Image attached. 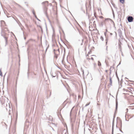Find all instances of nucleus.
<instances>
[{
    "mask_svg": "<svg viewBox=\"0 0 134 134\" xmlns=\"http://www.w3.org/2000/svg\"><path fill=\"white\" fill-rule=\"evenodd\" d=\"M126 79H128L127 78H126Z\"/></svg>",
    "mask_w": 134,
    "mask_h": 134,
    "instance_id": "32",
    "label": "nucleus"
},
{
    "mask_svg": "<svg viewBox=\"0 0 134 134\" xmlns=\"http://www.w3.org/2000/svg\"><path fill=\"white\" fill-rule=\"evenodd\" d=\"M120 122L121 123V120H120Z\"/></svg>",
    "mask_w": 134,
    "mask_h": 134,
    "instance_id": "21",
    "label": "nucleus"
},
{
    "mask_svg": "<svg viewBox=\"0 0 134 134\" xmlns=\"http://www.w3.org/2000/svg\"><path fill=\"white\" fill-rule=\"evenodd\" d=\"M90 103H88L86 105H85V107H86V106H87L88 105L90 104Z\"/></svg>",
    "mask_w": 134,
    "mask_h": 134,
    "instance_id": "16",
    "label": "nucleus"
},
{
    "mask_svg": "<svg viewBox=\"0 0 134 134\" xmlns=\"http://www.w3.org/2000/svg\"><path fill=\"white\" fill-rule=\"evenodd\" d=\"M118 107V103L117 101H116V110H117Z\"/></svg>",
    "mask_w": 134,
    "mask_h": 134,
    "instance_id": "7",
    "label": "nucleus"
},
{
    "mask_svg": "<svg viewBox=\"0 0 134 134\" xmlns=\"http://www.w3.org/2000/svg\"><path fill=\"white\" fill-rule=\"evenodd\" d=\"M40 28H41V30L42 31V28L41 27V26H40Z\"/></svg>",
    "mask_w": 134,
    "mask_h": 134,
    "instance_id": "18",
    "label": "nucleus"
},
{
    "mask_svg": "<svg viewBox=\"0 0 134 134\" xmlns=\"http://www.w3.org/2000/svg\"><path fill=\"white\" fill-rule=\"evenodd\" d=\"M118 31L119 35L121 37L122 35L121 31L120 29H118Z\"/></svg>",
    "mask_w": 134,
    "mask_h": 134,
    "instance_id": "3",
    "label": "nucleus"
},
{
    "mask_svg": "<svg viewBox=\"0 0 134 134\" xmlns=\"http://www.w3.org/2000/svg\"><path fill=\"white\" fill-rule=\"evenodd\" d=\"M92 56H93L96 57V56L95 55H92Z\"/></svg>",
    "mask_w": 134,
    "mask_h": 134,
    "instance_id": "25",
    "label": "nucleus"
},
{
    "mask_svg": "<svg viewBox=\"0 0 134 134\" xmlns=\"http://www.w3.org/2000/svg\"><path fill=\"white\" fill-rule=\"evenodd\" d=\"M46 5H45V6H46ZM47 10V8L46 7H45L44 8V12L45 14L46 15H47V13L46 12Z\"/></svg>",
    "mask_w": 134,
    "mask_h": 134,
    "instance_id": "2",
    "label": "nucleus"
},
{
    "mask_svg": "<svg viewBox=\"0 0 134 134\" xmlns=\"http://www.w3.org/2000/svg\"><path fill=\"white\" fill-rule=\"evenodd\" d=\"M126 110H127V111H128V109H127V108L126 109Z\"/></svg>",
    "mask_w": 134,
    "mask_h": 134,
    "instance_id": "24",
    "label": "nucleus"
},
{
    "mask_svg": "<svg viewBox=\"0 0 134 134\" xmlns=\"http://www.w3.org/2000/svg\"><path fill=\"white\" fill-rule=\"evenodd\" d=\"M37 19L39 21H40V20H39V19H38L37 18Z\"/></svg>",
    "mask_w": 134,
    "mask_h": 134,
    "instance_id": "28",
    "label": "nucleus"
},
{
    "mask_svg": "<svg viewBox=\"0 0 134 134\" xmlns=\"http://www.w3.org/2000/svg\"><path fill=\"white\" fill-rule=\"evenodd\" d=\"M48 3V2L47 1H45L44 2H43L42 3V4H44L45 3L47 4Z\"/></svg>",
    "mask_w": 134,
    "mask_h": 134,
    "instance_id": "10",
    "label": "nucleus"
},
{
    "mask_svg": "<svg viewBox=\"0 0 134 134\" xmlns=\"http://www.w3.org/2000/svg\"><path fill=\"white\" fill-rule=\"evenodd\" d=\"M110 85L111 86L112 85V80L111 78L110 77Z\"/></svg>",
    "mask_w": 134,
    "mask_h": 134,
    "instance_id": "5",
    "label": "nucleus"
},
{
    "mask_svg": "<svg viewBox=\"0 0 134 134\" xmlns=\"http://www.w3.org/2000/svg\"><path fill=\"white\" fill-rule=\"evenodd\" d=\"M108 71V70H105V72H107Z\"/></svg>",
    "mask_w": 134,
    "mask_h": 134,
    "instance_id": "23",
    "label": "nucleus"
},
{
    "mask_svg": "<svg viewBox=\"0 0 134 134\" xmlns=\"http://www.w3.org/2000/svg\"><path fill=\"white\" fill-rule=\"evenodd\" d=\"M114 121H113V126H112V134H113V127L114 125Z\"/></svg>",
    "mask_w": 134,
    "mask_h": 134,
    "instance_id": "8",
    "label": "nucleus"
},
{
    "mask_svg": "<svg viewBox=\"0 0 134 134\" xmlns=\"http://www.w3.org/2000/svg\"><path fill=\"white\" fill-rule=\"evenodd\" d=\"M4 38L5 42L6 44H7V37L5 36H4Z\"/></svg>",
    "mask_w": 134,
    "mask_h": 134,
    "instance_id": "4",
    "label": "nucleus"
},
{
    "mask_svg": "<svg viewBox=\"0 0 134 134\" xmlns=\"http://www.w3.org/2000/svg\"><path fill=\"white\" fill-rule=\"evenodd\" d=\"M17 23L18 24L19 26H20V24H21L20 22L19 21H16Z\"/></svg>",
    "mask_w": 134,
    "mask_h": 134,
    "instance_id": "15",
    "label": "nucleus"
},
{
    "mask_svg": "<svg viewBox=\"0 0 134 134\" xmlns=\"http://www.w3.org/2000/svg\"><path fill=\"white\" fill-rule=\"evenodd\" d=\"M127 20L129 22H131L133 21V18L131 16H129L127 18Z\"/></svg>",
    "mask_w": 134,
    "mask_h": 134,
    "instance_id": "1",
    "label": "nucleus"
},
{
    "mask_svg": "<svg viewBox=\"0 0 134 134\" xmlns=\"http://www.w3.org/2000/svg\"><path fill=\"white\" fill-rule=\"evenodd\" d=\"M0 75L1 76H3L2 72L1 69H0Z\"/></svg>",
    "mask_w": 134,
    "mask_h": 134,
    "instance_id": "11",
    "label": "nucleus"
},
{
    "mask_svg": "<svg viewBox=\"0 0 134 134\" xmlns=\"http://www.w3.org/2000/svg\"><path fill=\"white\" fill-rule=\"evenodd\" d=\"M98 65L99 66H100L101 65V63L99 61H98Z\"/></svg>",
    "mask_w": 134,
    "mask_h": 134,
    "instance_id": "13",
    "label": "nucleus"
},
{
    "mask_svg": "<svg viewBox=\"0 0 134 134\" xmlns=\"http://www.w3.org/2000/svg\"><path fill=\"white\" fill-rule=\"evenodd\" d=\"M32 12L33 14L34 15H35V11H34V9H33L32 10Z\"/></svg>",
    "mask_w": 134,
    "mask_h": 134,
    "instance_id": "12",
    "label": "nucleus"
},
{
    "mask_svg": "<svg viewBox=\"0 0 134 134\" xmlns=\"http://www.w3.org/2000/svg\"><path fill=\"white\" fill-rule=\"evenodd\" d=\"M126 79H128L127 78H126Z\"/></svg>",
    "mask_w": 134,
    "mask_h": 134,
    "instance_id": "31",
    "label": "nucleus"
},
{
    "mask_svg": "<svg viewBox=\"0 0 134 134\" xmlns=\"http://www.w3.org/2000/svg\"><path fill=\"white\" fill-rule=\"evenodd\" d=\"M9 108H10V104H9Z\"/></svg>",
    "mask_w": 134,
    "mask_h": 134,
    "instance_id": "27",
    "label": "nucleus"
},
{
    "mask_svg": "<svg viewBox=\"0 0 134 134\" xmlns=\"http://www.w3.org/2000/svg\"><path fill=\"white\" fill-rule=\"evenodd\" d=\"M101 25H102V26H103V22H102L101 23Z\"/></svg>",
    "mask_w": 134,
    "mask_h": 134,
    "instance_id": "17",
    "label": "nucleus"
},
{
    "mask_svg": "<svg viewBox=\"0 0 134 134\" xmlns=\"http://www.w3.org/2000/svg\"><path fill=\"white\" fill-rule=\"evenodd\" d=\"M105 21H112L111 19L110 18H106L105 19Z\"/></svg>",
    "mask_w": 134,
    "mask_h": 134,
    "instance_id": "6",
    "label": "nucleus"
},
{
    "mask_svg": "<svg viewBox=\"0 0 134 134\" xmlns=\"http://www.w3.org/2000/svg\"><path fill=\"white\" fill-rule=\"evenodd\" d=\"M100 38L101 40L102 41H103V37L102 36H101Z\"/></svg>",
    "mask_w": 134,
    "mask_h": 134,
    "instance_id": "14",
    "label": "nucleus"
},
{
    "mask_svg": "<svg viewBox=\"0 0 134 134\" xmlns=\"http://www.w3.org/2000/svg\"><path fill=\"white\" fill-rule=\"evenodd\" d=\"M24 39H25V38H24Z\"/></svg>",
    "mask_w": 134,
    "mask_h": 134,
    "instance_id": "34",
    "label": "nucleus"
},
{
    "mask_svg": "<svg viewBox=\"0 0 134 134\" xmlns=\"http://www.w3.org/2000/svg\"><path fill=\"white\" fill-rule=\"evenodd\" d=\"M82 44L81 43V45H82Z\"/></svg>",
    "mask_w": 134,
    "mask_h": 134,
    "instance_id": "33",
    "label": "nucleus"
},
{
    "mask_svg": "<svg viewBox=\"0 0 134 134\" xmlns=\"http://www.w3.org/2000/svg\"><path fill=\"white\" fill-rule=\"evenodd\" d=\"M82 41H83V40H82Z\"/></svg>",
    "mask_w": 134,
    "mask_h": 134,
    "instance_id": "35",
    "label": "nucleus"
},
{
    "mask_svg": "<svg viewBox=\"0 0 134 134\" xmlns=\"http://www.w3.org/2000/svg\"><path fill=\"white\" fill-rule=\"evenodd\" d=\"M82 72H83V74H84V71H82Z\"/></svg>",
    "mask_w": 134,
    "mask_h": 134,
    "instance_id": "30",
    "label": "nucleus"
},
{
    "mask_svg": "<svg viewBox=\"0 0 134 134\" xmlns=\"http://www.w3.org/2000/svg\"><path fill=\"white\" fill-rule=\"evenodd\" d=\"M53 77H54L55 76H55H53V75H52Z\"/></svg>",
    "mask_w": 134,
    "mask_h": 134,
    "instance_id": "22",
    "label": "nucleus"
},
{
    "mask_svg": "<svg viewBox=\"0 0 134 134\" xmlns=\"http://www.w3.org/2000/svg\"><path fill=\"white\" fill-rule=\"evenodd\" d=\"M91 59L92 60H93V57H91Z\"/></svg>",
    "mask_w": 134,
    "mask_h": 134,
    "instance_id": "19",
    "label": "nucleus"
},
{
    "mask_svg": "<svg viewBox=\"0 0 134 134\" xmlns=\"http://www.w3.org/2000/svg\"><path fill=\"white\" fill-rule=\"evenodd\" d=\"M110 34L111 35H112V33H110Z\"/></svg>",
    "mask_w": 134,
    "mask_h": 134,
    "instance_id": "29",
    "label": "nucleus"
},
{
    "mask_svg": "<svg viewBox=\"0 0 134 134\" xmlns=\"http://www.w3.org/2000/svg\"><path fill=\"white\" fill-rule=\"evenodd\" d=\"M35 16V18H36V19H37V16H36V15L35 14V15H34Z\"/></svg>",
    "mask_w": 134,
    "mask_h": 134,
    "instance_id": "20",
    "label": "nucleus"
},
{
    "mask_svg": "<svg viewBox=\"0 0 134 134\" xmlns=\"http://www.w3.org/2000/svg\"><path fill=\"white\" fill-rule=\"evenodd\" d=\"M120 1L122 3H123L124 2V0H120Z\"/></svg>",
    "mask_w": 134,
    "mask_h": 134,
    "instance_id": "9",
    "label": "nucleus"
},
{
    "mask_svg": "<svg viewBox=\"0 0 134 134\" xmlns=\"http://www.w3.org/2000/svg\"><path fill=\"white\" fill-rule=\"evenodd\" d=\"M103 17L102 16H101L100 17V18H103Z\"/></svg>",
    "mask_w": 134,
    "mask_h": 134,
    "instance_id": "26",
    "label": "nucleus"
}]
</instances>
